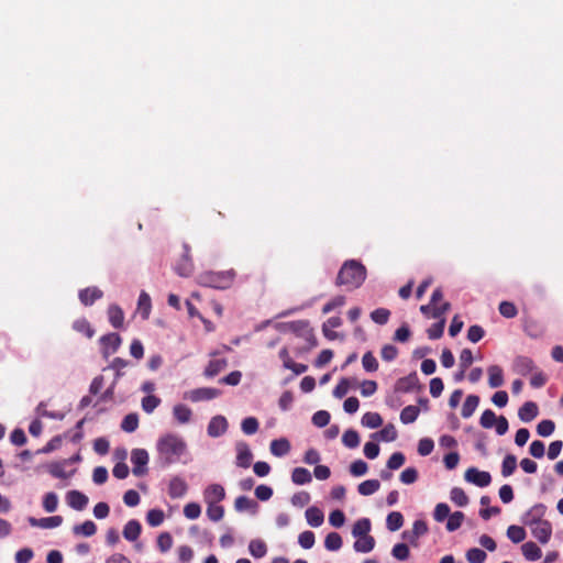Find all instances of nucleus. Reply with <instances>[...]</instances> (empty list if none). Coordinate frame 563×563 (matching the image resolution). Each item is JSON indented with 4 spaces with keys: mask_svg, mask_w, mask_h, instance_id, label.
Instances as JSON below:
<instances>
[{
    "mask_svg": "<svg viewBox=\"0 0 563 563\" xmlns=\"http://www.w3.org/2000/svg\"><path fill=\"white\" fill-rule=\"evenodd\" d=\"M342 325V319L340 317H330L322 325L323 335L329 340H335L338 338V333L332 329L339 328Z\"/></svg>",
    "mask_w": 563,
    "mask_h": 563,
    "instance_id": "obj_26",
    "label": "nucleus"
},
{
    "mask_svg": "<svg viewBox=\"0 0 563 563\" xmlns=\"http://www.w3.org/2000/svg\"><path fill=\"white\" fill-rule=\"evenodd\" d=\"M361 422L364 427L376 429L383 424V419L377 412H366L363 415Z\"/></svg>",
    "mask_w": 563,
    "mask_h": 563,
    "instance_id": "obj_45",
    "label": "nucleus"
},
{
    "mask_svg": "<svg viewBox=\"0 0 563 563\" xmlns=\"http://www.w3.org/2000/svg\"><path fill=\"white\" fill-rule=\"evenodd\" d=\"M290 329L297 335L302 338L309 344V347L317 345V339L313 330L310 328L309 322L306 320L294 321L290 323Z\"/></svg>",
    "mask_w": 563,
    "mask_h": 563,
    "instance_id": "obj_4",
    "label": "nucleus"
},
{
    "mask_svg": "<svg viewBox=\"0 0 563 563\" xmlns=\"http://www.w3.org/2000/svg\"><path fill=\"white\" fill-rule=\"evenodd\" d=\"M58 506V497L55 493L49 492L45 494L43 498V508L47 512H54L57 509Z\"/></svg>",
    "mask_w": 563,
    "mask_h": 563,
    "instance_id": "obj_60",
    "label": "nucleus"
},
{
    "mask_svg": "<svg viewBox=\"0 0 563 563\" xmlns=\"http://www.w3.org/2000/svg\"><path fill=\"white\" fill-rule=\"evenodd\" d=\"M173 537L169 532H162L156 540L158 550L162 553L168 552L173 547Z\"/></svg>",
    "mask_w": 563,
    "mask_h": 563,
    "instance_id": "obj_51",
    "label": "nucleus"
},
{
    "mask_svg": "<svg viewBox=\"0 0 563 563\" xmlns=\"http://www.w3.org/2000/svg\"><path fill=\"white\" fill-rule=\"evenodd\" d=\"M342 538L338 532H330L324 539V547L329 551H338L342 547Z\"/></svg>",
    "mask_w": 563,
    "mask_h": 563,
    "instance_id": "obj_47",
    "label": "nucleus"
},
{
    "mask_svg": "<svg viewBox=\"0 0 563 563\" xmlns=\"http://www.w3.org/2000/svg\"><path fill=\"white\" fill-rule=\"evenodd\" d=\"M100 342L103 346V353L107 355L109 352L114 353L121 345V336L118 333H108L100 338Z\"/></svg>",
    "mask_w": 563,
    "mask_h": 563,
    "instance_id": "obj_20",
    "label": "nucleus"
},
{
    "mask_svg": "<svg viewBox=\"0 0 563 563\" xmlns=\"http://www.w3.org/2000/svg\"><path fill=\"white\" fill-rule=\"evenodd\" d=\"M73 532L76 536L91 537L97 532V526L91 520H86L80 525H76L73 528Z\"/></svg>",
    "mask_w": 563,
    "mask_h": 563,
    "instance_id": "obj_33",
    "label": "nucleus"
},
{
    "mask_svg": "<svg viewBox=\"0 0 563 563\" xmlns=\"http://www.w3.org/2000/svg\"><path fill=\"white\" fill-rule=\"evenodd\" d=\"M536 369V364L532 358L523 355H518L515 357L512 362V371L514 373L527 376Z\"/></svg>",
    "mask_w": 563,
    "mask_h": 563,
    "instance_id": "obj_10",
    "label": "nucleus"
},
{
    "mask_svg": "<svg viewBox=\"0 0 563 563\" xmlns=\"http://www.w3.org/2000/svg\"><path fill=\"white\" fill-rule=\"evenodd\" d=\"M342 442L346 448L355 449L360 445V435L355 430L349 429L343 433Z\"/></svg>",
    "mask_w": 563,
    "mask_h": 563,
    "instance_id": "obj_48",
    "label": "nucleus"
},
{
    "mask_svg": "<svg viewBox=\"0 0 563 563\" xmlns=\"http://www.w3.org/2000/svg\"><path fill=\"white\" fill-rule=\"evenodd\" d=\"M188 490V485L184 478L179 476H174L168 485V495L170 498H181L186 495Z\"/></svg>",
    "mask_w": 563,
    "mask_h": 563,
    "instance_id": "obj_14",
    "label": "nucleus"
},
{
    "mask_svg": "<svg viewBox=\"0 0 563 563\" xmlns=\"http://www.w3.org/2000/svg\"><path fill=\"white\" fill-rule=\"evenodd\" d=\"M465 481L478 486L486 487L492 482V476L486 471H479L476 467H470L464 474Z\"/></svg>",
    "mask_w": 563,
    "mask_h": 563,
    "instance_id": "obj_7",
    "label": "nucleus"
},
{
    "mask_svg": "<svg viewBox=\"0 0 563 563\" xmlns=\"http://www.w3.org/2000/svg\"><path fill=\"white\" fill-rule=\"evenodd\" d=\"M103 291L96 286L87 287L79 291V300L84 306H91L96 300L101 299Z\"/></svg>",
    "mask_w": 563,
    "mask_h": 563,
    "instance_id": "obj_18",
    "label": "nucleus"
},
{
    "mask_svg": "<svg viewBox=\"0 0 563 563\" xmlns=\"http://www.w3.org/2000/svg\"><path fill=\"white\" fill-rule=\"evenodd\" d=\"M486 558L485 551L478 548H472L466 552V559L470 563H484Z\"/></svg>",
    "mask_w": 563,
    "mask_h": 563,
    "instance_id": "obj_61",
    "label": "nucleus"
},
{
    "mask_svg": "<svg viewBox=\"0 0 563 563\" xmlns=\"http://www.w3.org/2000/svg\"><path fill=\"white\" fill-rule=\"evenodd\" d=\"M445 327V319L442 318L438 322L433 323L428 330V338L430 340H438L443 335Z\"/></svg>",
    "mask_w": 563,
    "mask_h": 563,
    "instance_id": "obj_54",
    "label": "nucleus"
},
{
    "mask_svg": "<svg viewBox=\"0 0 563 563\" xmlns=\"http://www.w3.org/2000/svg\"><path fill=\"white\" fill-rule=\"evenodd\" d=\"M227 366H228V362L225 358L211 360L205 369V376L206 377H214L220 372H222Z\"/></svg>",
    "mask_w": 563,
    "mask_h": 563,
    "instance_id": "obj_29",
    "label": "nucleus"
},
{
    "mask_svg": "<svg viewBox=\"0 0 563 563\" xmlns=\"http://www.w3.org/2000/svg\"><path fill=\"white\" fill-rule=\"evenodd\" d=\"M526 530L520 526H509L507 529V537L514 542V543H520L526 539Z\"/></svg>",
    "mask_w": 563,
    "mask_h": 563,
    "instance_id": "obj_49",
    "label": "nucleus"
},
{
    "mask_svg": "<svg viewBox=\"0 0 563 563\" xmlns=\"http://www.w3.org/2000/svg\"><path fill=\"white\" fill-rule=\"evenodd\" d=\"M390 311L386 308H377L371 312V319L377 324H386L389 320Z\"/></svg>",
    "mask_w": 563,
    "mask_h": 563,
    "instance_id": "obj_55",
    "label": "nucleus"
},
{
    "mask_svg": "<svg viewBox=\"0 0 563 563\" xmlns=\"http://www.w3.org/2000/svg\"><path fill=\"white\" fill-rule=\"evenodd\" d=\"M157 460L163 466H169L177 463L181 455L186 452V442L176 434H166L157 441Z\"/></svg>",
    "mask_w": 563,
    "mask_h": 563,
    "instance_id": "obj_1",
    "label": "nucleus"
},
{
    "mask_svg": "<svg viewBox=\"0 0 563 563\" xmlns=\"http://www.w3.org/2000/svg\"><path fill=\"white\" fill-rule=\"evenodd\" d=\"M258 420L254 417H247L245 418L241 423L242 431L247 434H254L258 430Z\"/></svg>",
    "mask_w": 563,
    "mask_h": 563,
    "instance_id": "obj_59",
    "label": "nucleus"
},
{
    "mask_svg": "<svg viewBox=\"0 0 563 563\" xmlns=\"http://www.w3.org/2000/svg\"><path fill=\"white\" fill-rule=\"evenodd\" d=\"M173 415L179 423L184 424V423H188L190 421L192 411L189 407L179 404V405L174 406Z\"/></svg>",
    "mask_w": 563,
    "mask_h": 563,
    "instance_id": "obj_32",
    "label": "nucleus"
},
{
    "mask_svg": "<svg viewBox=\"0 0 563 563\" xmlns=\"http://www.w3.org/2000/svg\"><path fill=\"white\" fill-rule=\"evenodd\" d=\"M159 404L161 399L154 395H147L142 399V408L147 413H152Z\"/></svg>",
    "mask_w": 563,
    "mask_h": 563,
    "instance_id": "obj_62",
    "label": "nucleus"
},
{
    "mask_svg": "<svg viewBox=\"0 0 563 563\" xmlns=\"http://www.w3.org/2000/svg\"><path fill=\"white\" fill-rule=\"evenodd\" d=\"M142 526L136 519L129 520L123 528V538L130 542H134L140 538Z\"/></svg>",
    "mask_w": 563,
    "mask_h": 563,
    "instance_id": "obj_22",
    "label": "nucleus"
},
{
    "mask_svg": "<svg viewBox=\"0 0 563 563\" xmlns=\"http://www.w3.org/2000/svg\"><path fill=\"white\" fill-rule=\"evenodd\" d=\"M371 527H372V523L368 518H361L354 523L353 529H352V534L355 538L369 536L368 533L371 531Z\"/></svg>",
    "mask_w": 563,
    "mask_h": 563,
    "instance_id": "obj_31",
    "label": "nucleus"
},
{
    "mask_svg": "<svg viewBox=\"0 0 563 563\" xmlns=\"http://www.w3.org/2000/svg\"><path fill=\"white\" fill-rule=\"evenodd\" d=\"M233 269L223 272H205L198 276V283L205 287L227 289L231 287L235 278Z\"/></svg>",
    "mask_w": 563,
    "mask_h": 563,
    "instance_id": "obj_3",
    "label": "nucleus"
},
{
    "mask_svg": "<svg viewBox=\"0 0 563 563\" xmlns=\"http://www.w3.org/2000/svg\"><path fill=\"white\" fill-rule=\"evenodd\" d=\"M419 385L417 373H411L405 377L399 378L395 384V390L398 393H410Z\"/></svg>",
    "mask_w": 563,
    "mask_h": 563,
    "instance_id": "obj_15",
    "label": "nucleus"
},
{
    "mask_svg": "<svg viewBox=\"0 0 563 563\" xmlns=\"http://www.w3.org/2000/svg\"><path fill=\"white\" fill-rule=\"evenodd\" d=\"M152 303L148 294L142 291L137 300V309L143 319H147L151 312Z\"/></svg>",
    "mask_w": 563,
    "mask_h": 563,
    "instance_id": "obj_43",
    "label": "nucleus"
},
{
    "mask_svg": "<svg viewBox=\"0 0 563 563\" xmlns=\"http://www.w3.org/2000/svg\"><path fill=\"white\" fill-rule=\"evenodd\" d=\"M165 519L164 511L161 509H151L146 514V522L151 527H158Z\"/></svg>",
    "mask_w": 563,
    "mask_h": 563,
    "instance_id": "obj_50",
    "label": "nucleus"
},
{
    "mask_svg": "<svg viewBox=\"0 0 563 563\" xmlns=\"http://www.w3.org/2000/svg\"><path fill=\"white\" fill-rule=\"evenodd\" d=\"M372 438L387 442L395 441L397 439V430L394 424L389 423L385 426L380 431L372 434Z\"/></svg>",
    "mask_w": 563,
    "mask_h": 563,
    "instance_id": "obj_37",
    "label": "nucleus"
},
{
    "mask_svg": "<svg viewBox=\"0 0 563 563\" xmlns=\"http://www.w3.org/2000/svg\"><path fill=\"white\" fill-rule=\"evenodd\" d=\"M108 319L114 329H121L124 324V313L120 306L113 303L108 307Z\"/></svg>",
    "mask_w": 563,
    "mask_h": 563,
    "instance_id": "obj_23",
    "label": "nucleus"
},
{
    "mask_svg": "<svg viewBox=\"0 0 563 563\" xmlns=\"http://www.w3.org/2000/svg\"><path fill=\"white\" fill-rule=\"evenodd\" d=\"M419 412L420 410L417 406L409 405L401 410L400 421L404 424L412 423L417 420Z\"/></svg>",
    "mask_w": 563,
    "mask_h": 563,
    "instance_id": "obj_39",
    "label": "nucleus"
},
{
    "mask_svg": "<svg viewBox=\"0 0 563 563\" xmlns=\"http://www.w3.org/2000/svg\"><path fill=\"white\" fill-rule=\"evenodd\" d=\"M499 313L507 318H515L518 313L517 307L510 301H501L498 307Z\"/></svg>",
    "mask_w": 563,
    "mask_h": 563,
    "instance_id": "obj_58",
    "label": "nucleus"
},
{
    "mask_svg": "<svg viewBox=\"0 0 563 563\" xmlns=\"http://www.w3.org/2000/svg\"><path fill=\"white\" fill-rule=\"evenodd\" d=\"M131 462L133 464V474L142 476L146 473V465L148 463V453L144 449H134L131 453Z\"/></svg>",
    "mask_w": 563,
    "mask_h": 563,
    "instance_id": "obj_6",
    "label": "nucleus"
},
{
    "mask_svg": "<svg viewBox=\"0 0 563 563\" xmlns=\"http://www.w3.org/2000/svg\"><path fill=\"white\" fill-rule=\"evenodd\" d=\"M362 365L366 372H375L378 369V362L372 352H366L363 355Z\"/></svg>",
    "mask_w": 563,
    "mask_h": 563,
    "instance_id": "obj_64",
    "label": "nucleus"
},
{
    "mask_svg": "<svg viewBox=\"0 0 563 563\" xmlns=\"http://www.w3.org/2000/svg\"><path fill=\"white\" fill-rule=\"evenodd\" d=\"M62 522H63L62 516H53V517L41 518V519H36L34 517L29 518V523L32 527H38L42 529L56 528V527H59L62 525Z\"/></svg>",
    "mask_w": 563,
    "mask_h": 563,
    "instance_id": "obj_21",
    "label": "nucleus"
},
{
    "mask_svg": "<svg viewBox=\"0 0 563 563\" xmlns=\"http://www.w3.org/2000/svg\"><path fill=\"white\" fill-rule=\"evenodd\" d=\"M529 527L531 529L532 536L540 543L545 544L550 541L552 536V525L550 521L539 522Z\"/></svg>",
    "mask_w": 563,
    "mask_h": 563,
    "instance_id": "obj_11",
    "label": "nucleus"
},
{
    "mask_svg": "<svg viewBox=\"0 0 563 563\" xmlns=\"http://www.w3.org/2000/svg\"><path fill=\"white\" fill-rule=\"evenodd\" d=\"M249 551L254 558L260 559L266 555L267 545L263 540L254 539L249 544Z\"/></svg>",
    "mask_w": 563,
    "mask_h": 563,
    "instance_id": "obj_42",
    "label": "nucleus"
},
{
    "mask_svg": "<svg viewBox=\"0 0 563 563\" xmlns=\"http://www.w3.org/2000/svg\"><path fill=\"white\" fill-rule=\"evenodd\" d=\"M207 516L210 520L217 522L223 518L224 508L218 504H207Z\"/></svg>",
    "mask_w": 563,
    "mask_h": 563,
    "instance_id": "obj_57",
    "label": "nucleus"
},
{
    "mask_svg": "<svg viewBox=\"0 0 563 563\" xmlns=\"http://www.w3.org/2000/svg\"><path fill=\"white\" fill-rule=\"evenodd\" d=\"M555 424L552 420L545 419L538 423L537 432L540 437H549L554 432Z\"/></svg>",
    "mask_w": 563,
    "mask_h": 563,
    "instance_id": "obj_63",
    "label": "nucleus"
},
{
    "mask_svg": "<svg viewBox=\"0 0 563 563\" xmlns=\"http://www.w3.org/2000/svg\"><path fill=\"white\" fill-rule=\"evenodd\" d=\"M207 504H218L225 498V490L220 484H211L203 492Z\"/></svg>",
    "mask_w": 563,
    "mask_h": 563,
    "instance_id": "obj_13",
    "label": "nucleus"
},
{
    "mask_svg": "<svg viewBox=\"0 0 563 563\" xmlns=\"http://www.w3.org/2000/svg\"><path fill=\"white\" fill-rule=\"evenodd\" d=\"M278 355L283 362L284 368L292 371L295 375H300L307 372L308 366L306 364L294 362L286 346L280 349Z\"/></svg>",
    "mask_w": 563,
    "mask_h": 563,
    "instance_id": "obj_9",
    "label": "nucleus"
},
{
    "mask_svg": "<svg viewBox=\"0 0 563 563\" xmlns=\"http://www.w3.org/2000/svg\"><path fill=\"white\" fill-rule=\"evenodd\" d=\"M234 508L236 511L251 510L255 512L257 509V503L246 496H239L234 501Z\"/></svg>",
    "mask_w": 563,
    "mask_h": 563,
    "instance_id": "obj_36",
    "label": "nucleus"
},
{
    "mask_svg": "<svg viewBox=\"0 0 563 563\" xmlns=\"http://www.w3.org/2000/svg\"><path fill=\"white\" fill-rule=\"evenodd\" d=\"M517 468V457L512 454H507L501 463V475L508 477L514 474Z\"/></svg>",
    "mask_w": 563,
    "mask_h": 563,
    "instance_id": "obj_46",
    "label": "nucleus"
},
{
    "mask_svg": "<svg viewBox=\"0 0 563 563\" xmlns=\"http://www.w3.org/2000/svg\"><path fill=\"white\" fill-rule=\"evenodd\" d=\"M137 427H139V418H137L136 413L126 415L121 422V428L125 432H133L137 429Z\"/></svg>",
    "mask_w": 563,
    "mask_h": 563,
    "instance_id": "obj_56",
    "label": "nucleus"
},
{
    "mask_svg": "<svg viewBox=\"0 0 563 563\" xmlns=\"http://www.w3.org/2000/svg\"><path fill=\"white\" fill-rule=\"evenodd\" d=\"M375 547V539L372 536L361 537L354 543V549L357 552L367 553Z\"/></svg>",
    "mask_w": 563,
    "mask_h": 563,
    "instance_id": "obj_40",
    "label": "nucleus"
},
{
    "mask_svg": "<svg viewBox=\"0 0 563 563\" xmlns=\"http://www.w3.org/2000/svg\"><path fill=\"white\" fill-rule=\"evenodd\" d=\"M547 512V506L543 504L533 505L523 516L522 522L526 526H532L539 522H544L543 519Z\"/></svg>",
    "mask_w": 563,
    "mask_h": 563,
    "instance_id": "obj_8",
    "label": "nucleus"
},
{
    "mask_svg": "<svg viewBox=\"0 0 563 563\" xmlns=\"http://www.w3.org/2000/svg\"><path fill=\"white\" fill-rule=\"evenodd\" d=\"M539 413V408L533 401H526L518 410L519 419L523 422L532 421Z\"/></svg>",
    "mask_w": 563,
    "mask_h": 563,
    "instance_id": "obj_24",
    "label": "nucleus"
},
{
    "mask_svg": "<svg viewBox=\"0 0 563 563\" xmlns=\"http://www.w3.org/2000/svg\"><path fill=\"white\" fill-rule=\"evenodd\" d=\"M66 500L68 506L75 510H82L88 504V497L79 490H69Z\"/></svg>",
    "mask_w": 563,
    "mask_h": 563,
    "instance_id": "obj_19",
    "label": "nucleus"
},
{
    "mask_svg": "<svg viewBox=\"0 0 563 563\" xmlns=\"http://www.w3.org/2000/svg\"><path fill=\"white\" fill-rule=\"evenodd\" d=\"M464 520V514L462 511H455L448 517L446 530L452 532L457 530Z\"/></svg>",
    "mask_w": 563,
    "mask_h": 563,
    "instance_id": "obj_52",
    "label": "nucleus"
},
{
    "mask_svg": "<svg viewBox=\"0 0 563 563\" xmlns=\"http://www.w3.org/2000/svg\"><path fill=\"white\" fill-rule=\"evenodd\" d=\"M488 372V385L490 388H498L504 385L503 368L498 365H490Z\"/></svg>",
    "mask_w": 563,
    "mask_h": 563,
    "instance_id": "obj_25",
    "label": "nucleus"
},
{
    "mask_svg": "<svg viewBox=\"0 0 563 563\" xmlns=\"http://www.w3.org/2000/svg\"><path fill=\"white\" fill-rule=\"evenodd\" d=\"M450 497H451V500L460 506V507H464L468 504V497L467 495L465 494V492L460 488V487H454L451 489V493H450Z\"/></svg>",
    "mask_w": 563,
    "mask_h": 563,
    "instance_id": "obj_53",
    "label": "nucleus"
},
{
    "mask_svg": "<svg viewBox=\"0 0 563 563\" xmlns=\"http://www.w3.org/2000/svg\"><path fill=\"white\" fill-rule=\"evenodd\" d=\"M306 519L311 527L317 528L323 523L324 515L321 509L312 506L306 510Z\"/></svg>",
    "mask_w": 563,
    "mask_h": 563,
    "instance_id": "obj_27",
    "label": "nucleus"
},
{
    "mask_svg": "<svg viewBox=\"0 0 563 563\" xmlns=\"http://www.w3.org/2000/svg\"><path fill=\"white\" fill-rule=\"evenodd\" d=\"M221 390L212 387H201L185 393L184 398L192 402L211 400L220 396Z\"/></svg>",
    "mask_w": 563,
    "mask_h": 563,
    "instance_id": "obj_5",
    "label": "nucleus"
},
{
    "mask_svg": "<svg viewBox=\"0 0 563 563\" xmlns=\"http://www.w3.org/2000/svg\"><path fill=\"white\" fill-rule=\"evenodd\" d=\"M479 404V397L477 395H468L463 404L461 415L463 418H470L475 412Z\"/></svg>",
    "mask_w": 563,
    "mask_h": 563,
    "instance_id": "obj_30",
    "label": "nucleus"
},
{
    "mask_svg": "<svg viewBox=\"0 0 563 563\" xmlns=\"http://www.w3.org/2000/svg\"><path fill=\"white\" fill-rule=\"evenodd\" d=\"M522 554L528 561H536L541 558V549L532 541L526 542L521 547Z\"/></svg>",
    "mask_w": 563,
    "mask_h": 563,
    "instance_id": "obj_34",
    "label": "nucleus"
},
{
    "mask_svg": "<svg viewBox=\"0 0 563 563\" xmlns=\"http://www.w3.org/2000/svg\"><path fill=\"white\" fill-rule=\"evenodd\" d=\"M402 525L404 516L399 511H393L386 518V526L389 531H397Z\"/></svg>",
    "mask_w": 563,
    "mask_h": 563,
    "instance_id": "obj_44",
    "label": "nucleus"
},
{
    "mask_svg": "<svg viewBox=\"0 0 563 563\" xmlns=\"http://www.w3.org/2000/svg\"><path fill=\"white\" fill-rule=\"evenodd\" d=\"M73 329L79 333H82L88 339H91L95 335V330L92 329L90 322L85 318L74 321Z\"/></svg>",
    "mask_w": 563,
    "mask_h": 563,
    "instance_id": "obj_41",
    "label": "nucleus"
},
{
    "mask_svg": "<svg viewBox=\"0 0 563 563\" xmlns=\"http://www.w3.org/2000/svg\"><path fill=\"white\" fill-rule=\"evenodd\" d=\"M291 481L296 485H305L312 481L310 472L305 467H296L291 473Z\"/></svg>",
    "mask_w": 563,
    "mask_h": 563,
    "instance_id": "obj_35",
    "label": "nucleus"
},
{
    "mask_svg": "<svg viewBox=\"0 0 563 563\" xmlns=\"http://www.w3.org/2000/svg\"><path fill=\"white\" fill-rule=\"evenodd\" d=\"M366 275V267L361 262L349 260L341 266L335 278V285L356 289L365 282Z\"/></svg>",
    "mask_w": 563,
    "mask_h": 563,
    "instance_id": "obj_2",
    "label": "nucleus"
},
{
    "mask_svg": "<svg viewBox=\"0 0 563 563\" xmlns=\"http://www.w3.org/2000/svg\"><path fill=\"white\" fill-rule=\"evenodd\" d=\"M236 465L243 468L250 467L253 459V454L245 442H239L236 444Z\"/></svg>",
    "mask_w": 563,
    "mask_h": 563,
    "instance_id": "obj_17",
    "label": "nucleus"
},
{
    "mask_svg": "<svg viewBox=\"0 0 563 563\" xmlns=\"http://www.w3.org/2000/svg\"><path fill=\"white\" fill-rule=\"evenodd\" d=\"M290 451V443L287 439L280 438L271 442V452L275 456H284Z\"/></svg>",
    "mask_w": 563,
    "mask_h": 563,
    "instance_id": "obj_28",
    "label": "nucleus"
},
{
    "mask_svg": "<svg viewBox=\"0 0 563 563\" xmlns=\"http://www.w3.org/2000/svg\"><path fill=\"white\" fill-rule=\"evenodd\" d=\"M379 487H380L379 481L367 479V481L362 482L357 486V492H358V494H361L363 496H369V495H373L374 493H376L379 489Z\"/></svg>",
    "mask_w": 563,
    "mask_h": 563,
    "instance_id": "obj_38",
    "label": "nucleus"
},
{
    "mask_svg": "<svg viewBox=\"0 0 563 563\" xmlns=\"http://www.w3.org/2000/svg\"><path fill=\"white\" fill-rule=\"evenodd\" d=\"M227 429V419L223 416H216L209 421L207 431L210 437L217 438L225 433Z\"/></svg>",
    "mask_w": 563,
    "mask_h": 563,
    "instance_id": "obj_16",
    "label": "nucleus"
},
{
    "mask_svg": "<svg viewBox=\"0 0 563 563\" xmlns=\"http://www.w3.org/2000/svg\"><path fill=\"white\" fill-rule=\"evenodd\" d=\"M190 247L188 244H184V254L180 262L176 265L175 269L179 276L188 277L194 271V263L189 255Z\"/></svg>",
    "mask_w": 563,
    "mask_h": 563,
    "instance_id": "obj_12",
    "label": "nucleus"
}]
</instances>
